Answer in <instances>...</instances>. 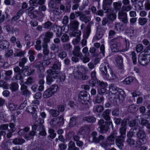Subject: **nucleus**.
<instances>
[{
	"label": "nucleus",
	"mask_w": 150,
	"mask_h": 150,
	"mask_svg": "<svg viewBox=\"0 0 150 150\" xmlns=\"http://www.w3.org/2000/svg\"><path fill=\"white\" fill-rule=\"evenodd\" d=\"M132 8V7L130 5L127 6H122V10L123 11H128Z\"/></svg>",
	"instance_id": "nucleus-57"
},
{
	"label": "nucleus",
	"mask_w": 150,
	"mask_h": 150,
	"mask_svg": "<svg viewBox=\"0 0 150 150\" xmlns=\"http://www.w3.org/2000/svg\"><path fill=\"white\" fill-rule=\"evenodd\" d=\"M33 67L38 69L40 71L44 70V67L43 64L40 62H38L33 65Z\"/></svg>",
	"instance_id": "nucleus-36"
},
{
	"label": "nucleus",
	"mask_w": 150,
	"mask_h": 150,
	"mask_svg": "<svg viewBox=\"0 0 150 150\" xmlns=\"http://www.w3.org/2000/svg\"><path fill=\"white\" fill-rule=\"evenodd\" d=\"M133 81V79L131 77H128L126 78L123 81V83L125 84L128 85Z\"/></svg>",
	"instance_id": "nucleus-59"
},
{
	"label": "nucleus",
	"mask_w": 150,
	"mask_h": 150,
	"mask_svg": "<svg viewBox=\"0 0 150 150\" xmlns=\"http://www.w3.org/2000/svg\"><path fill=\"white\" fill-rule=\"evenodd\" d=\"M8 85L4 81H0V87H3L5 89H8Z\"/></svg>",
	"instance_id": "nucleus-48"
},
{
	"label": "nucleus",
	"mask_w": 150,
	"mask_h": 150,
	"mask_svg": "<svg viewBox=\"0 0 150 150\" xmlns=\"http://www.w3.org/2000/svg\"><path fill=\"white\" fill-rule=\"evenodd\" d=\"M112 125V122H105V123L104 125L100 126L98 127V129H99L98 130L99 132L102 134L105 133L109 129V125Z\"/></svg>",
	"instance_id": "nucleus-14"
},
{
	"label": "nucleus",
	"mask_w": 150,
	"mask_h": 150,
	"mask_svg": "<svg viewBox=\"0 0 150 150\" xmlns=\"http://www.w3.org/2000/svg\"><path fill=\"white\" fill-rule=\"evenodd\" d=\"M107 62H104L100 66V70L104 77L107 79L114 80L118 79L117 76L114 74L109 67Z\"/></svg>",
	"instance_id": "nucleus-1"
},
{
	"label": "nucleus",
	"mask_w": 150,
	"mask_h": 150,
	"mask_svg": "<svg viewBox=\"0 0 150 150\" xmlns=\"http://www.w3.org/2000/svg\"><path fill=\"white\" fill-rule=\"evenodd\" d=\"M64 123V119L63 115L54 118L50 122L51 126L52 127H55L57 125L59 126L63 125Z\"/></svg>",
	"instance_id": "nucleus-5"
},
{
	"label": "nucleus",
	"mask_w": 150,
	"mask_h": 150,
	"mask_svg": "<svg viewBox=\"0 0 150 150\" xmlns=\"http://www.w3.org/2000/svg\"><path fill=\"white\" fill-rule=\"evenodd\" d=\"M29 128L28 127H25L23 129H20L18 132L19 135H21L25 133L29 130Z\"/></svg>",
	"instance_id": "nucleus-61"
},
{
	"label": "nucleus",
	"mask_w": 150,
	"mask_h": 150,
	"mask_svg": "<svg viewBox=\"0 0 150 150\" xmlns=\"http://www.w3.org/2000/svg\"><path fill=\"white\" fill-rule=\"evenodd\" d=\"M125 43L126 45V47L125 49H123L120 50V51L125 52L127 51L129 48L130 43L129 40L125 39Z\"/></svg>",
	"instance_id": "nucleus-50"
},
{
	"label": "nucleus",
	"mask_w": 150,
	"mask_h": 150,
	"mask_svg": "<svg viewBox=\"0 0 150 150\" xmlns=\"http://www.w3.org/2000/svg\"><path fill=\"white\" fill-rule=\"evenodd\" d=\"M53 94L52 92L48 88L45 91L43 96L44 98H47L51 96Z\"/></svg>",
	"instance_id": "nucleus-35"
},
{
	"label": "nucleus",
	"mask_w": 150,
	"mask_h": 150,
	"mask_svg": "<svg viewBox=\"0 0 150 150\" xmlns=\"http://www.w3.org/2000/svg\"><path fill=\"white\" fill-rule=\"evenodd\" d=\"M123 58L120 56H117L115 57V61L118 65H121L122 64Z\"/></svg>",
	"instance_id": "nucleus-38"
},
{
	"label": "nucleus",
	"mask_w": 150,
	"mask_h": 150,
	"mask_svg": "<svg viewBox=\"0 0 150 150\" xmlns=\"http://www.w3.org/2000/svg\"><path fill=\"white\" fill-rule=\"evenodd\" d=\"M80 47L79 46H75L72 51L74 56L78 57L80 58H82L83 57V55L80 51Z\"/></svg>",
	"instance_id": "nucleus-15"
},
{
	"label": "nucleus",
	"mask_w": 150,
	"mask_h": 150,
	"mask_svg": "<svg viewBox=\"0 0 150 150\" xmlns=\"http://www.w3.org/2000/svg\"><path fill=\"white\" fill-rule=\"evenodd\" d=\"M46 72L47 74L49 75L53 79H55L58 78L59 74L57 71H53L51 69L48 70Z\"/></svg>",
	"instance_id": "nucleus-19"
},
{
	"label": "nucleus",
	"mask_w": 150,
	"mask_h": 150,
	"mask_svg": "<svg viewBox=\"0 0 150 150\" xmlns=\"http://www.w3.org/2000/svg\"><path fill=\"white\" fill-rule=\"evenodd\" d=\"M58 86L57 85L54 84L52 85L50 88L49 89L54 94L56 93L58 89Z\"/></svg>",
	"instance_id": "nucleus-51"
},
{
	"label": "nucleus",
	"mask_w": 150,
	"mask_h": 150,
	"mask_svg": "<svg viewBox=\"0 0 150 150\" xmlns=\"http://www.w3.org/2000/svg\"><path fill=\"white\" fill-rule=\"evenodd\" d=\"M10 89L12 92H16L18 88V84L16 82L12 83L9 86Z\"/></svg>",
	"instance_id": "nucleus-34"
},
{
	"label": "nucleus",
	"mask_w": 150,
	"mask_h": 150,
	"mask_svg": "<svg viewBox=\"0 0 150 150\" xmlns=\"http://www.w3.org/2000/svg\"><path fill=\"white\" fill-rule=\"evenodd\" d=\"M88 93L85 91L80 92L78 95V100L82 104L88 100Z\"/></svg>",
	"instance_id": "nucleus-13"
},
{
	"label": "nucleus",
	"mask_w": 150,
	"mask_h": 150,
	"mask_svg": "<svg viewBox=\"0 0 150 150\" xmlns=\"http://www.w3.org/2000/svg\"><path fill=\"white\" fill-rule=\"evenodd\" d=\"M97 85L102 88L107 87L108 85L106 83L97 80Z\"/></svg>",
	"instance_id": "nucleus-58"
},
{
	"label": "nucleus",
	"mask_w": 150,
	"mask_h": 150,
	"mask_svg": "<svg viewBox=\"0 0 150 150\" xmlns=\"http://www.w3.org/2000/svg\"><path fill=\"white\" fill-rule=\"evenodd\" d=\"M118 18L120 21L124 24H126L128 23L127 13L123 10L119 11L118 14Z\"/></svg>",
	"instance_id": "nucleus-12"
},
{
	"label": "nucleus",
	"mask_w": 150,
	"mask_h": 150,
	"mask_svg": "<svg viewBox=\"0 0 150 150\" xmlns=\"http://www.w3.org/2000/svg\"><path fill=\"white\" fill-rule=\"evenodd\" d=\"M110 46L112 52L117 51L120 49V43L119 39L115 38L112 40L110 42Z\"/></svg>",
	"instance_id": "nucleus-6"
},
{
	"label": "nucleus",
	"mask_w": 150,
	"mask_h": 150,
	"mask_svg": "<svg viewBox=\"0 0 150 150\" xmlns=\"http://www.w3.org/2000/svg\"><path fill=\"white\" fill-rule=\"evenodd\" d=\"M25 142L22 138H16L13 139V143L15 145H21Z\"/></svg>",
	"instance_id": "nucleus-33"
},
{
	"label": "nucleus",
	"mask_w": 150,
	"mask_h": 150,
	"mask_svg": "<svg viewBox=\"0 0 150 150\" xmlns=\"http://www.w3.org/2000/svg\"><path fill=\"white\" fill-rule=\"evenodd\" d=\"M46 79V83L48 85H51L52 82L54 81L53 79L48 74H47Z\"/></svg>",
	"instance_id": "nucleus-53"
},
{
	"label": "nucleus",
	"mask_w": 150,
	"mask_h": 150,
	"mask_svg": "<svg viewBox=\"0 0 150 150\" xmlns=\"http://www.w3.org/2000/svg\"><path fill=\"white\" fill-rule=\"evenodd\" d=\"M41 41L40 40H37L36 42V45H35V49L37 50H40L42 48L41 45Z\"/></svg>",
	"instance_id": "nucleus-46"
},
{
	"label": "nucleus",
	"mask_w": 150,
	"mask_h": 150,
	"mask_svg": "<svg viewBox=\"0 0 150 150\" xmlns=\"http://www.w3.org/2000/svg\"><path fill=\"white\" fill-rule=\"evenodd\" d=\"M136 107L134 104H132L129 105L128 108V111L130 112H133L135 111Z\"/></svg>",
	"instance_id": "nucleus-56"
},
{
	"label": "nucleus",
	"mask_w": 150,
	"mask_h": 150,
	"mask_svg": "<svg viewBox=\"0 0 150 150\" xmlns=\"http://www.w3.org/2000/svg\"><path fill=\"white\" fill-rule=\"evenodd\" d=\"M42 25L44 28L50 29V30L54 27L53 23L49 21H47L44 23L42 24Z\"/></svg>",
	"instance_id": "nucleus-29"
},
{
	"label": "nucleus",
	"mask_w": 150,
	"mask_h": 150,
	"mask_svg": "<svg viewBox=\"0 0 150 150\" xmlns=\"http://www.w3.org/2000/svg\"><path fill=\"white\" fill-rule=\"evenodd\" d=\"M126 142L130 146L134 145L135 144V141L131 138L127 139Z\"/></svg>",
	"instance_id": "nucleus-62"
},
{
	"label": "nucleus",
	"mask_w": 150,
	"mask_h": 150,
	"mask_svg": "<svg viewBox=\"0 0 150 150\" xmlns=\"http://www.w3.org/2000/svg\"><path fill=\"white\" fill-rule=\"evenodd\" d=\"M79 22L76 20H74L70 21L69 27L71 30H77L79 28Z\"/></svg>",
	"instance_id": "nucleus-16"
},
{
	"label": "nucleus",
	"mask_w": 150,
	"mask_h": 150,
	"mask_svg": "<svg viewBox=\"0 0 150 150\" xmlns=\"http://www.w3.org/2000/svg\"><path fill=\"white\" fill-rule=\"evenodd\" d=\"M58 53V56L62 59H63V58L66 57L67 55V53L66 52L64 51H62L60 52H59L58 51L57 52Z\"/></svg>",
	"instance_id": "nucleus-55"
},
{
	"label": "nucleus",
	"mask_w": 150,
	"mask_h": 150,
	"mask_svg": "<svg viewBox=\"0 0 150 150\" xmlns=\"http://www.w3.org/2000/svg\"><path fill=\"white\" fill-rule=\"evenodd\" d=\"M89 76L86 74H83L81 73H79L78 78L82 80H86L88 79Z\"/></svg>",
	"instance_id": "nucleus-47"
},
{
	"label": "nucleus",
	"mask_w": 150,
	"mask_h": 150,
	"mask_svg": "<svg viewBox=\"0 0 150 150\" xmlns=\"http://www.w3.org/2000/svg\"><path fill=\"white\" fill-rule=\"evenodd\" d=\"M61 39L62 42H65L69 40V37L67 34H64L62 36Z\"/></svg>",
	"instance_id": "nucleus-44"
},
{
	"label": "nucleus",
	"mask_w": 150,
	"mask_h": 150,
	"mask_svg": "<svg viewBox=\"0 0 150 150\" xmlns=\"http://www.w3.org/2000/svg\"><path fill=\"white\" fill-rule=\"evenodd\" d=\"M109 88L110 92L112 94H114V96L117 93V92H118V90L120 89L113 84L109 85Z\"/></svg>",
	"instance_id": "nucleus-21"
},
{
	"label": "nucleus",
	"mask_w": 150,
	"mask_h": 150,
	"mask_svg": "<svg viewBox=\"0 0 150 150\" xmlns=\"http://www.w3.org/2000/svg\"><path fill=\"white\" fill-rule=\"evenodd\" d=\"M22 73H18L15 76L13 77V78H15V80H19L21 83H23V79L21 74Z\"/></svg>",
	"instance_id": "nucleus-42"
},
{
	"label": "nucleus",
	"mask_w": 150,
	"mask_h": 150,
	"mask_svg": "<svg viewBox=\"0 0 150 150\" xmlns=\"http://www.w3.org/2000/svg\"><path fill=\"white\" fill-rule=\"evenodd\" d=\"M104 97L102 94H98L96 97L95 102L97 103H100L104 101Z\"/></svg>",
	"instance_id": "nucleus-31"
},
{
	"label": "nucleus",
	"mask_w": 150,
	"mask_h": 150,
	"mask_svg": "<svg viewBox=\"0 0 150 150\" xmlns=\"http://www.w3.org/2000/svg\"><path fill=\"white\" fill-rule=\"evenodd\" d=\"M90 130V127L89 125H86L81 127L79 130V132L81 134L85 135L88 134Z\"/></svg>",
	"instance_id": "nucleus-18"
},
{
	"label": "nucleus",
	"mask_w": 150,
	"mask_h": 150,
	"mask_svg": "<svg viewBox=\"0 0 150 150\" xmlns=\"http://www.w3.org/2000/svg\"><path fill=\"white\" fill-rule=\"evenodd\" d=\"M117 132L116 131H114L110 136L107 137V139L105 142L100 144L101 146L105 149H107L108 147L114 144L115 137H116Z\"/></svg>",
	"instance_id": "nucleus-2"
},
{
	"label": "nucleus",
	"mask_w": 150,
	"mask_h": 150,
	"mask_svg": "<svg viewBox=\"0 0 150 150\" xmlns=\"http://www.w3.org/2000/svg\"><path fill=\"white\" fill-rule=\"evenodd\" d=\"M9 45L8 42L6 40H3L0 42V48L4 50L8 48Z\"/></svg>",
	"instance_id": "nucleus-30"
},
{
	"label": "nucleus",
	"mask_w": 150,
	"mask_h": 150,
	"mask_svg": "<svg viewBox=\"0 0 150 150\" xmlns=\"http://www.w3.org/2000/svg\"><path fill=\"white\" fill-rule=\"evenodd\" d=\"M81 32L80 30H77V31H73L71 33L72 36L76 37L77 38L80 39L81 35Z\"/></svg>",
	"instance_id": "nucleus-49"
},
{
	"label": "nucleus",
	"mask_w": 150,
	"mask_h": 150,
	"mask_svg": "<svg viewBox=\"0 0 150 150\" xmlns=\"http://www.w3.org/2000/svg\"><path fill=\"white\" fill-rule=\"evenodd\" d=\"M36 130H33L28 133L26 134L25 135V138L27 140H29L32 139L33 136L35 135L36 133H37Z\"/></svg>",
	"instance_id": "nucleus-25"
},
{
	"label": "nucleus",
	"mask_w": 150,
	"mask_h": 150,
	"mask_svg": "<svg viewBox=\"0 0 150 150\" xmlns=\"http://www.w3.org/2000/svg\"><path fill=\"white\" fill-rule=\"evenodd\" d=\"M26 110L28 112L32 114L34 112H35L36 111L35 108L33 106H28L26 109Z\"/></svg>",
	"instance_id": "nucleus-45"
},
{
	"label": "nucleus",
	"mask_w": 150,
	"mask_h": 150,
	"mask_svg": "<svg viewBox=\"0 0 150 150\" xmlns=\"http://www.w3.org/2000/svg\"><path fill=\"white\" fill-rule=\"evenodd\" d=\"M50 113L53 117H56L59 114V112L57 110L51 109L50 111Z\"/></svg>",
	"instance_id": "nucleus-39"
},
{
	"label": "nucleus",
	"mask_w": 150,
	"mask_h": 150,
	"mask_svg": "<svg viewBox=\"0 0 150 150\" xmlns=\"http://www.w3.org/2000/svg\"><path fill=\"white\" fill-rule=\"evenodd\" d=\"M122 5V4L120 1L114 2L113 3V8H112V9H113V12L114 10L116 11H120Z\"/></svg>",
	"instance_id": "nucleus-23"
},
{
	"label": "nucleus",
	"mask_w": 150,
	"mask_h": 150,
	"mask_svg": "<svg viewBox=\"0 0 150 150\" xmlns=\"http://www.w3.org/2000/svg\"><path fill=\"white\" fill-rule=\"evenodd\" d=\"M62 28L59 26L56 25V34L57 37H60L62 34Z\"/></svg>",
	"instance_id": "nucleus-37"
},
{
	"label": "nucleus",
	"mask_w": 150,
	"mask_h": 150,
	"mask_svg": "<svg viewBox=\"0 0 150 150\" xmlns=\"http://www.w3.org/2000/svg\"><path fill=\"white\" fill-rule=\"evenodd\" d=\"M44 122V120L41 118H38L35 122V124L32 126V129L36 130L37 128H39L40 125H43L42 124Z\"/></svg>",
	"instance_id": "nucleus-20"
},
{
	"label": "nucleus",
	"mask_w": 150,
	"mask_h": 150,
	"mask_svg": "<svg viewBox=\"0 0 150 150\" xmlns=\"http://www.w3.org/2000/svg\"><path fill=\"white\" fill-rule=\"evenodd\" d=\"M9 108L10 110L13 111L15 110L16 106L14 103L9 102L8 103Z\"/></svg>",
	"instance_id": "nucleus-63"
},
{
	"label": "nucleus",
	"mask_w": 150,
	"mask_h": 150,
	"mask_svg": "<svg viewBox=\"0 0 150 150\" xmlns=\"http://www.w3.org/2000/svg\"><path fill=\"white\" fill-rule=\"evenodd\" d=\"M137 136L140 139L139 141L137 142V144L140 142L142 144H144L146 142V134L144 130L141 128H139V131L137 133Z\"/></svg>",
	"instance_id": "nucleus-11"
},
{
	"label": "nucleus",
	"mask_w": 150,
	"mask_h": 150,
	"mask_svg": "<svg viewBox=\"0 0 150 150\" xmlns=\"http://www.w3.org/2000/svg\"><path fill=\"white\" fill-rule=\"evenodd\" d=\"M24 12L23 10H20L16 14V15L13 17L11 19V21L12 22H14L18 20L20 17V16Z\"/></svg>",
	"instance_id": "nucleus-26"
},
{
	"label": "nucleus",
	"mask_w": 150,
	"mask_h": 150,
	"mask_svg": "<svg viewBox=\"0 0 150 150\" xmlns=\"http://www.w3.org/2000/svg\"><path fill=\"white\" fill-rule=\"evenodd\" d=\"M101 29V27L100 26L97 28V33L96 36V38L97 40L100 39L103 35V33L102 32L103 30Z\"/></svg>",
	"instance_id": "nucleus-27"
},
{
	"label": "nucleus",
	"mask_w": 150,
	"mask_h": 150,
	"mask_svg": "<svg viewBox=\"0 0 150 150\" xmlns=\"http://www.w3.org/2000/svg\"><path fill=\"white\" fill-rule=\"evenodd\" d=\"M83 120L84 122L93 123L96 122V118L92 116H88L83 117Z\"/></svg>",
	"instance_id": "nucleus-22"
},
{
	"label": "nucleus",
	"mask_w": 150,
	"mask_h": 150,
	"mask_svg": "<svg viewBox=\"0 0 150 150\" xmlns=\"http://www.w3.org/2000/svg\"><path fill=\"white\" fill-rule=\"evenodd\" d=\"M144 47L142 44H138L136 47V50L137 52H139L142 51Z\"/></svg>",
	"instance_id": "nucleus-64"
},
{
	"label": "nucleus",
	"mask_w": 150,
	"mask_h": 150,
	"mask_svg": "<svg viewBox=\"0 0 150 150\" xmlns=\"http://www.w3.org/2000/svg\"><path fill=\"white\" fill-rule=\"evenodd\" d=\"M103 107L101 105H98L95 106L93 108V110L97 112H100L103 111Z\"/></svg>",
	"instance_id": "nucleus-43"
},
{
	"label": "nucleus",
	"mask_w": 150,
	"mask_h": 150,
	"mask_svg": "<svg viewBox=\"0 0 150 150\" xmlns=\"http://www.w3.org/2000/svg\"><path fill=\"white\" fill-rule=\"evenodd\" d=\"M110 112L111 110L109 109H107L103 112L102 115V116L105 120L108 121L110 120Z\"/></svg>",
	"instance_id": "nucleus-28"
},
{
	"label": "nucleus",
	"mask_w": 150,
	"mask_h": 150,
	"mask_svg": "<svg viewBox=\"0 0 150 150\" xmlns=\"http://www.w3.org/2000/svg\"><path fill=\"white\" fill-rule=\"evenodd\" d=\"M122 26V24L119 23H116L115 24V29L117 31L120 32Z\"/></svg>",
	"instance_id": "nucleus-54"
},
{
	"label": "nucleus",
	"mask_w": 150,
	"mask_h": 150,
	"mask_svg": "<svg viewBox=\"0 0 150 150\" xmlns=\"http://www.w3.org/2000/svg\"><path fill=\"white\" fill-rule=\"evenodd\" d=\"M48 46L42 45L43 53L44 56H48L49 54V50L48 49Z\"/></svg>",
	"instance_id": "nucleus-40"
},
{
	"label": "nucleus",
	"mask_w": 150,
	"mask_h": 150,
	"mask_svg": "<svg viewBox=\"0 0 150 150\" xmlns=\"http://www.w3.org/2000/svg\"><path fill=\"white\" fill-rule=\"evenodd\" d=\"M62 45L63 49L66 51L70 50L72 48V46L69 43L64 44Z\"/></svg>",
	"instance_id": "nucleus-52"
},
{
	"label": "nucleus",
	"mask_w": 150,
	"mask_h": 150,
	"mask_svg": "<svg viewBox=\"0 0 150 150\" xmlns=\"http://www.w3.org/2000/svg\"><path fill=\"white\" fill-rule=\"evenodd\" d=\"M125 94L124 91L122 89H120L118 90V92L114 96V100H116L117 104H119L122 102L124 99Z\"/></svg>",
	"instance_id": "nucleus-8"
},
{
	"label": "nucleus",
	"mask_w": 150,
	"mask_h": 150,
	"mask_svg": "<svg viewBox=\"0 0 150 150\" xmlns=\"http://www.w3.org/2000/svg\"><path fill=\"white\" fill-rule=\"evenodd\" d=\"M147 21V19L145 18H140L138 19L139 24L141 25H144Z\"/></svg>",
	"instance_id": "nucleus-41"
},
{
	"label": "nucleus",
	"mask_w": 150,
	"mask_h": 150,
	"mask_svg": "<svg viewBox=\"0 0 150 150\" xmlns=\"http://www.w3.org/2000/svg\"><path fill=\"white\" fill-rule=\"evenodd\" d=\"M105 139V137L101 135H100L97 137V133L95 132H93L91 134V136L89 138L90 141L93 142L95 143H99L100 141H103Z\"/></svg>",
	"instance_id": "nucleus-9"
},
{
	"label": "nucleus",
	"mask_w": 150,
	"mask_h": 150,
	"mask_svg": "<svg viewBox=\"0 0 150 150\" xmlns=\"http://www.w3.org/2000/svg\"><path fill=\"white\" fill-rule=\"evenodd\" d=\"M115 122L116 124H121V126L119 129V131H126L127 128V121L125 119L122 120L120 118L115 119Z\"/></svg>",
	"instance_id": "nucleus-10"
},
{
	"label": "nucleus",
	"mask_w": 150,
	"mask_h": 150,
	"mask_svg": "<svg viewBox=\"0 0 150 150\" xmlns=\"http://www.w3.org/2000/svg\"><path fill=\"white\" fill-rule=\"evenodd\" d=\"M78 117L73 116L71 117L69 123V126L71 127L76 126L78 124Z\"/></svg>",
	"instance_id": "nucleus-17"
},
{
	"label": "nucleus",
	"mask_w": 150,
	"mask_h": 150,
	"mask_svg": "<svg viewBox=\"0 0 150 150\" xmlns=\"http://www.w3.org/2000/svg\"><path fill=\"white\" fill-rule=\"evenodd\" d=\"M38 129L37 130V131H38L39 132V134L41 136H45L46 134V133L45 132L44 126L43 125H41L39 127V128H37Z\"/></svg>",
	"instance_id": "nucleus-32"
},
{
	"label": "nucleus",
	"mask_w": 150,
	"mask_h": 150,
	"mask_svg": "<svg viewBox=\"0 0 150 150\" xmlns=\"http://www.w3.org/2000/svg\"><path fill=\"white\" fill-rule=\"evenodd\" d=\"M22 73L23 72H27V75L29 76L30 75V72L28 71L29 68L28 66H24L22 67Z\"/></svg>",
	"instance_id": "nucleus-60"
},
{
	"label": "nucleus",
	"mask_w": 150,
	"mask_h": 150,
	"mask_svg": "<svg viewBox=\"0 0 150 150\" xmlns=\"http://www.w3.org/2000/svg\"><path fill=\"white\" fill-rule=\"evenodd\" d=\"M113 2V0H103V9L105 13H112L113 9L110 6Z\"/></svg>",
	"instance_id": "nucleus-7"
},
{
	"label": "nucleus",
	"mask_w": 150,
	"mask_h": 150,
	"mask_svg": "<svg viewBox=\"0 0 150 150\" xmlns=\"http://www.w3.org/2000/svg\"><path fill=\"white\" fill-rule=\"evenodd\" d=\"M144 54L141 53L138 58L139 62L141 65L145 66L150 62V56L144 52Z\"/></svg>",
	"instance_id": "nucleus-4"
},
{
	"label": "nucleus",
	"mask_w": 150,
	"mask_h": 150,
	"mask_svg": "<svg viewBox=\"0 0 150 150\" xmlns=\"http://www.w3.org/2000/svg\"><path fill=\"white\" fill-rule=\"evenodd\" d=\"M126 131L120 132V136L116 137L115 143L117 146L120 149H122L123 146V142H124L125 138L126 136Z\"/></svg>",
	"instance_id": "nucleus-3"
},
{
	"label": "nucleus",
	"mask_w": 150,
	"mask_h": 150,
	"mask_svg": "<svg viewBox=\"0 0 150 150\" xmlns=\"http://www.w3.org/2000/svg\"><path fill=\"white\" fill-rule=\"evenodd\" d=\"M45 0H39L38 1L36 0H30L29 1V3L31 6H37L38 5V4H43Z\"/></svg>",
	"instance_id": "nucleus-24"
}]
</instances>
